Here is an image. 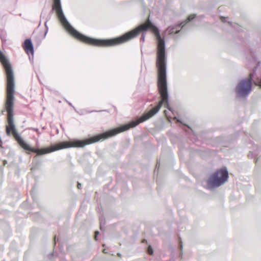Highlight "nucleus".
<instances>
[{
  "instance_id": "nucleus-14",
  "label": "nucleus",
  "mask_w": 261,
  "mask_h": 261,
  "mask_svg": "<svg viewBox=\"0 0 261 261\" xmlns=\"http://www.w3.org/2000/svg\"><path fill=\"white\" fill-rule=\"evenodd\" d=\"M99 234V232L98 231H96L95 232V240H97V235Z\"/></svg>"
},
{
  "instance_id": "nucleus-4",
  "label": "nucleus",
  "mask_w": 261,
  "mask_h": 261,
  "mask_svg": "<svg viewBox=\"0 0 261 261\" xmlns=\"http://www.w3.org/2000/svg\"><path fill=\"white\" fill-rule=\"evenodd\" d=\"M195 18V15H191L185 21L175 25L169 26L166 30L165 32H167L169 35L178 34L180 32L181 29H183L188 23L191 21Z\"/></svg>"
},
{
  "instance_id": "nucleus-18",
  "label": "nucleus",
  "mask_w": 261,
  "mask_h": 261,
  "mask_svg": "<svg viewBox=\"0 0 261 261\" xmlns=\"http://www.w3.org/2000/svg\"><path fill=\"white\" fill-rule=\"evenodd\" d=\"M42 13H41V14L40 17L41 18V17H42Z\"/></svg>"
},
{
  "instance_id": "nucleus-6",
  "label": "nucleus",
  "mask_w": 261,
  "mask_h": 261,
  "mask_svg": "<svg viewBox=\"0 0 261 261\" xmlns=\"http://www.w3.org/2000/svg\"><path fill=\"white\" fill-rule=\"evenodd\" d=\"M24 49L28 54L30 53L33 55L34 50V46L31 39H27L24 43Z\"/></svg>"
},
{
  "instance_id": "nucleus-16",
  "label": "nucleus",
  "mask_w": 261,
  "mask_h": 261,
  "mask_svg": "<svg viewBox=\"0 0 261 261\" xmlns=\"http://www.w3.org/2000/svg\"><path fill=\"white\" fill-rule=\"evenodd\" d=\"M179 249L182 250V243L181 242H180V244L179 245Z\"/></svg>"
},
{
  "instance_id": "nucleus-5",
  "label": "nucleus",
  "mask_w": 261,
  "mask_h": 261,
  "mask_svg": "<svg viewBox=\"0 0 261 261\" xmlns=\"http://www.w3.org/2000/svg\"><path fill=\"white\" fill-rule=\"evenodd\" d=\"M51 16H49L45 18V22L44 23L45 27V31L44 33H41L38 36H36L34 39V41L36 42L38 45H39L43 39H44L48 32V27L47 25V23L50 19Z\"/></svg>"
},
{
  "instance_id": "nucleus-13",
  "label": "nucleus",
  "mask_w": 261,
  "mask_h": 261,
  "mask_svg": "<svg viewBox=\"0 0 261 261\" xmlns=\"http://www.w3.org/2000/svg\"><path fill=\"white\" fill-rule=\"evenodd\" d=\"M226 18H225V17H221V21H222V22H226Z\"/></svg>"
},
{
  "instance_id": "nucleus-12",
  "label": "nucleus",
  "mask_w": 261,
  "mask_h": 261,
  "mask_svg": "<svg viewBox=\"0 0 261 261\" xmlns=\"http://www.w3.org/2000/svg\"><path fill=\"white\" fill-rule=\"evenodd\" d=\"M77 187L79 189H82V186L80 183L78 182Z\"/></svg>"
},
{
  "instance_id": "nucleus-11",
  "label": "nucleus",
  "mask_w": 261,
  "mask_h": 261,
  "mask_svg": "<svg viewBox=\"0 0 261 261\" xmlns=\"http://www.w3.org/2000/svg\"><path fill=\"white\" fill-rule=\"evenodd\" d=\"M103 218L101 217L100 218V229L102 230V221Z\"/></svg>"
},
{
  "instance_id": "nucleus-17",
  "label": "nucleus",
  "mask_w": 261,
  "mask_h": 261,
  "mask_svg": "<svg viewBox=\"0 0 261 261\" xmlns=\"http://www.w3.org/2000/svg\"><path fill=\"white\" fill-rule=\"evenodd\" d=\"M68 104L72 107H73L74 108V107L72 105L71 103H70V102H68Z\"/></svg>"
},
{
  "instance_id": "nucleus-15",
  "label": "nucleus",
  "mask_w": 261,
  "mask_h": 261,
  "mask_svg": "<svg viewBox=\"0 0 261 261\" xmlns=\"http://www.w3.org/2000/svg\"><path fill=\"white\" fill-rule=\"evenodd\" d=\"M32 129H33V130H34L36 132H39V129L37 128H32Z\"/></svg>"
},
{
  "instance_id": "nucleus-2",
  "label": "nucleus",
  "mask_w": 261,
  "mask_h": 261,
  "mask_svg": "<svg viewBox=\"0 0 261 261\" xmlns=\"http://www.w3.org/2000/svg\"><path fill=\"white\" fill-rule=\"evenodd\" d=\"M256 70L257 67H254L248 77L241 80L238 83L234 89L236 98L237 99H246L248 97L252 90V82L256 85L261 87V79L257 77L253 80Z\"/></svg>"
},
{
  "instance_id": "nucleus-8",
  "label": "nucleus",
  "mask_w": 261,
  "mask_h": 261,
  "mask_svg": "<svg viewBox=\"0 0 261 261\" xmlns=\"http://www.w3.org/2000/svg\"><path fill=\"white\" fill-rule=\"evenodd\" d=\"M145 34L144 33H143L141 35V37L140 38V42L142 43L141 44V46L142 45V43L144 42L145 40Z\"/></svg>"
},
{
  "instance_id": "nucleus-10",
  "label": "nucleus",
  "mask_w": 261,
  "mask_h": 261,
  "mask_svg": "<svg viewBox=\"0 0 261 261\" xmlns=\"http://www.w3.org/2000/svg\"><path fill=\"white\" fill-rule=\"evenodd\" d=\"M185 127H186L188 130L186 129V132H187L188 133H189V131H192V129L188 126L185 125Z\"/></svg>"
},
{
  "instance_id": "nucleus-1",
  "label": "nucleus",
  "mask_w": 261,
  "mask_h": 261,
  "mask_svg": "<svg viewBox=\"0 0 261 261\" xmlns=\"http://www.w3.org/2000/svg\"><path fill=\"white\" fill-rule=\"evenodd\" d=\"M0 61L5 68L7 76V99L5 108L8 113V122L9 126H7L6 131L8 135L11 132L15 139H23L17 133L13 120V108L14 105L15 84L14 73L12 66L3 53L0 50Z\"/></svg>"
},
{
  "instance_id": "nucleus-9",
  "label": "nucleus",
  "mask_w": 261,
  "mask_h": 261,
  "mask_svg": "<svg viewBox=\"0 0 261 261\" xmlns=\"http://www.w3.org/2000/svg\"><path fill=\"white\" fill-rule=\"evenodd\" d=\"M148 253L150 255H152L153 253V250L150 246H149L147 249Z\"/></svg>"
},
{
  "instance_id": "nucleus-7",
  "label": "nucleus",
  "mask_w": 261,
  "mask_h": 261,
  "mask_svg": "<svg viewBox=\"0 0 261 261\" xmlns=\"http://www.w3.org/2000/svg\"><path fill=\"white\" fill-rule=\"evenodd\" d=\"M0 38L3 42L6 41V33L3 31L0 32Z\"/></svg>"
},
{
  "instance_id": "nucleus-19",
  "label": "nucleus",
  "mask_w": 261,
  "mask_h": 261,
  "mask_svg": "<svg viewBox=\"0 0 261 261\" xmlns=\"http://www.w3.org/2000/svg\"><path fill=\"white\" fill-rule=\"evenodd\" d=\"M55 242H56V237H55Z\"/></svg>"
},
{
  "instance_id": "nucleus-3",
  "label": "nucleus",
  "mask_w": 261,
  "mask_h": 261,
  "mask_svg": "<svg viewBox=\"0 0 261 261\" xmlns=\"http://www.w3.org/2000/svg\"><path fill=\"white\" fill-rule=\"evenodd\" d=\"M228 178V171L226 168L217 169L207 180L210 189L218 188L225 183Z\"/></svg>"
}]
</instances>
